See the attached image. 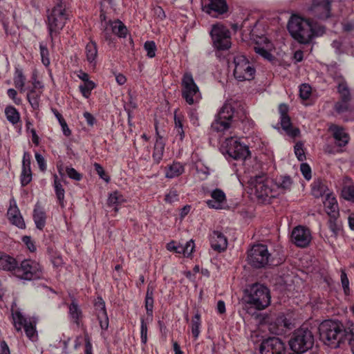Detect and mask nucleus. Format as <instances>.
<instances>
[{"label": "nucleus", "mask_w": 354, "mask_h": 354, "mask_svg": "<svg viewBox=\"0 0 354 354\" xmlns=\"http://www.w3.org/2000/svg\"><path fill=\"white\" fill-rule=\"evenodd\" d=\"M47 26L51 40L53 35H57L63 29L68 19V12L66 10V3L64 0H55L52 9L46 11Z\"/></svg>", "instance_id": "obj_1"}, {"label": "nucleus", "mask_w": 354, "mask_h": 354, "mask_svg": "<svg viewBox=\"0 0 354 354\" xmlns=\"http://www.w3.org/2000/svg\"><path fill=\"white\" fill-rule=\"evenodd\" d=\"M346 327L337 320H325L321 323L319 327L320 339L326 345L333 348L339 346V342Z\"/></svg>", "instance_id": "obj_2"}, {"label": "nucleus", "mask_w": 354, "mask_h": 354, "mask_svg": "<svg viewBox=\"0 0 354 354\" xmlns=\"http://www.w3.org/2000/svg\"><path fill=\"white\" fill-rule=\"evenodd\" d=\"M287 28L290 35L301 44H308L313 39V25L308 21L293 15L288 21Z\"/></svg>", "instance_id": "obj_3"}, {"label": "nucleus", "mask_w": 354, "mask_h": 354, "mask_svg": "<svg viewBox=\"0 0 354 354\" xmlns=\"http://www.w3.org/2000/svg\"><path fill=\"white\" fill-rule=\"evenodd\" d=\"M314 336L311 330L304 326L297 329L290 337L288 344L296 354H302L311 349L314 344Z\"/></svg>", "instance_id": "obj_4"}, {"label": "nucleus", "mask_w": 354, "mask_h": 354, "mask_svg": "<svg viewBox=\"0 0 354 354\" xmlns=\"http://www.w3.org/2000/svg\"><path fill=\"white\" fill-rule=\"evenodd\" d=\"M246 301L257 310H263L270 304V292L263 284L254 283L247 290Z\"/></svg>", "instance_id": "obj_5"}, {"label": "nucleus", "mask_w": 354, "mask_h": 354, "mask_svg": "<svg viewBox=\"0 0 354 354\" xmlns=\"http://www.w3.org/2000/svg\"><path fill=\"white\" fill-rule=\"evenodd\" d=\"M15 277L25 281L40 279L44 277L43 268L35 260L24 259L18 263Z\"/></svg>", "instance_id": "obj_6"}, {"label": "nucleus", "mask_w": 354, "mask_h": 354, "mask_svg": "<svg viewBox=\"0 0 354 354\" xmlns=\"http://www.w3.org/2000/svg\"><path fill=\"white\" fill-rule=\"evenodd\" d=\"M234 75L239 81H250L254 79L255 68L244 55L234 58Z\"/></svg>", "instance_id": "obj_7"}, {"label": "nucleus", "mask_w": 354, "mask_h": 354, "mask_svg": "<svg viewBox=\"0 0 354 354\" xmlns=\"http://www.w3.org/2000/svg\"><path fill=\"white\" fill-rule=\"evenodd\" d=\"M213 46L218 50H227L231 46L230 32L223 25H214L210 31Z\"/></svg>", "instance_id": "obj_8"}, {"label": "nucleus", "mask_w": 354, "mask_h": 354, "mask_svg": "<svg viewBox=\"0 0 354 354\" xmlns=\"http://www.w3.org/2000/svg\"><path fill=\"white\" fill-rule=\"evenodd\" d=\"M270 256V254L266 245L257 244L253 245L248 251V261L252 267L261 268L268 264Z\"/></svg>", "instance_id": "obj_9"}, {"label": "nucleus", "mask_w": 354, "mask_h": 354, "mask_svg": "<svg viewBox=\"0 0 354 354\" xmlns=\"http://www.w3.org/2000/svg\"><path fill=\"white\" fill-rule=\"evenodd\" d=\"M251 189L254 190V195L259 199L265 200L272 192L270 181L265 174L255 176L250 180Z\"/></svg>", "instance_id": "obj_10"}, {"label": "nucleus", "mask_w": 354, "mask_h": 354, "mask_svg": "<svg viewBox=\"0 0 354 354\" xmlns=\"http://www.w3.org/2000/svg\"><path fill=\"white\" fill-rule=\"evenodd\" d=\"M226 152L230 157L234 160H245L250 156L249 148L233 138L225 140Z\"/></svg>", "instance_id": "obj_11"}, {"label": "nucleus", "mask_w": 354, "mask_h": 354, "mask_svg": "<svg viewBox=\"0 0 354 354\" xmlns=\"http://www.w3.org/2000/svg\"><path fill=\"white\" fill-rule=\"evenodd\" d=\"M182 96L189 104L195 102L194 97L199 93V88L196 84L191 73L187 72L182 79Z\"/></svg>", "instance_id": "obj_12"}, {"label": "nucleus", "mask_w": 354, "mask_h": 354, "mask_svg": "<svg viewBox=\"0 0 354 354\" xmlns=\"http://www.w3.org/2000/svg\"><path fill=\"white\" fill-rule=\"evenodd\" d=\"M308 11L315 17L327 19L331 16V1L330 0H313Z\"/></svg>", "instance_id": "obj_13"}, {"label": "nucleus", "mask_w": 354, "mask_h": 354, "mask_svg": "<svg viewBox=\"0 0 354 354\" xmlns=\"http://www.w3.org/2000/svg\"><path fill=\"white\" fill-rule=\"evenodd\" d=\"M14 326L17 331H21L24 327L26 335L30 339L32 338L36 333L35 325L30 320H27L19 311L12 313Z\"/></svg>", "instance_id": "obj_14"}, {"label": "nucleus", "mask_w": 354, "mask_h": 354, "mask_svg": "<svg viewBox=\"0 0 354 354\" xmlns=\"http://www.w3.org/2000/svg\"><path fill=\"white\" fill-rule=\"evenodd\" d=\"M291 239L297 247L306 248L309 245L311 240L310 232L303 226H297L292 232Z\"/></svg>", "instance_id": "obj_15"}, {"label": "nucleus", "mask_w": 354, "mask_h": 354, "mask_svg": "<svg viewBox=\"0 0 354 354\" xmlns=\"http://www.w3.org/2000/svg\"><path fill=\"white\" fill-rule=\"evenodd\" d=\"M94 306L101 328L102 330H106L109 327V318L105 307V302L102 297H98L97 298Z\"/></svg>", "instance_id": "obj_16"}, {"label": "nucleus", "mask_w": 354, "mask_h": 354, "mask_svg": "<svg viewBox=\"0 0 354 354\" xmlns=\"http://www.w3.org/2000/svg\"><path fill=\"white\" fill-rule=\"evenodd\" d=\"M209 241L212 248L218 252L225 251L227 247L226 236L218 230H214L210 234Z\"/></svg>", "instance_id": "obj_17"}, {"label": "nucleus", "mask_w": 354, "mask_h": 354, "mask_svg": "<svg viewBox=\"0 0 354 354\" xmlns=\"http://www.w3.org/2000/svg\"><path fill=\"white\" fill-rule=\"evenodd\" d=\"M7 215L10 222L12 225H15L21 229L25 228V222L15 200L10 201V207L8 210Z\"/></svg>", "instance_id": "obj_18"}, {"label": "nucleus", "mask_w": 354, "mask_h": 354, "mask_svg": "<svg viewBox=\"0 0 354 354\" xmlns=\"http://www.w3.org/2000/svg\"><path fill=\"white\" fill-rule=\"evenodd\" d=\"M329 131L332 132L333 137L335 140V144L338 147H344L349 141V136L345 132L343 127L336 124H332L329 127Z\"/></svg>", "instance_id": "obj_19"}, {"label": "nucleus", "mask_w": 354, "mask_h": 354, "mask_svg": "<svg viewBox=\"0 0 354 354\" xmlns=\"http://www.w3.org/2000/svg\"><path fill=\"white\" fill-rule=\"evenodd\" d=\"M18 261L16 259L6 253L0 252V270L10 272L15 276Z\"/></svg>", "instance_id": "obj_20"}, {"label": "nucleus", "mask_w": 354, "mask_h": 354, "mask_svg": "<svg viewBox=\"0 0 354 354\" xmlns=\"http://www.w3.org/2000/svg\"><path fill=\"white\" fill-rule=\"evenodd\" d=\"M212 199L206 201L209 207L221 209L226 201L225 194L221 189H215L211 193Z\"/></svg>", "instance_id": "obj_21"}, {"label": "nucleus", "mask_w": 354, "mask_h": 354, "mask_svg": "<svg viewBox=\"0 0 354 354\" xmlns=\"http://www.w3.org/2000/svg\"><path fill=\"white\" fill-rule=\"evenodd\" d=\"M339 342L338 348H344L346 346H348L351 352L354 354V324H351L346 327Z\"/></svg>", "instance_id": "obj_22"}, {"label": "nucleus", "mask_w": 354, "mask_h": 354, "mask_svg": "<svg viewBox=\"0 0 354 354\" xmlns=\"http://www.w3.org/2000/svg\"><path fill=\"white\" fill-rule=\"evenodd\" d=\"M203 10L208 14L214 11L222 15L227 12L228 6L225 0H209V3L204 7Z\"/></svg>", "instance_id": "obj_23"}, {"label": "nucleus", "mask_w": 354, "mask_h": 354, "mask_svg": "<svg viewBox=\"0 0 354 354\" xmlns=\"http://www.w3.org/2000/svg\"><path fill=\"white\" fill-rule=\"evenodd\" d=\"M335 80L338 83L337 88V93L339 94V100L351 102L352 100L351 93L344 78L342 75H338Z\"/></svg>", "instance_id": "obj_24"}, {"label": "nucleus", "mask_w": 354, "mask_h": 354, "mask_svg": "<svg viewBox=\"0 0 354 354\" xmlns=\"http://www.w3.org/2000/svg\"><path fill=\"white\" fill-rule=\"evenodd\" d=\"M326 212L328 216L339 217V207L336 198L330 194H326L324 202Z\"/></svg>", "instance_id": "obj_25"}, {"label": "nucleus", "mask_w": 354, "mask_h": 354, "mask_svg": "<svg viewBox=\"0 0 354 354\" xmlns=\"http://www.w3.org/2000/svg\"><path fill=\"white\" fill-rule=\"evenodd\" d=\"M33 219L36 227L42 230L46 225V215L42 207L37 204L33 211Z\"/></svg>", "instance_id": "obj_26"}, {"label": "nucleus", "mask_w": 354, "mask_h": 354, "mask_svg": "<svg viewBox=\"0 0 354 354\" xmlns=\"http://www.w3.org/2000/svg\"><path fill=\"white\" fill-rule=\"evenodd\" d=\"M156 131L157 135V139L155 143L154 150L152 156L154 161L157 163H159L162 158L165 145L162 141V137L159 135L157 126H156Z\"/></svg>", "instance_id": "obj_27"}, {"label": "nucleus", "mask_w": 354, "mask_h": 354, "mask_svg": "<svg viewBox=\"0 0 354 354\" xmlns=\"http://www.w3.org/2000/svg\"><path fill=\"white\" fill-rule=\"evenodd\" d=\"M281 125L286 133L292 138H296L300 133V131L298 128H294L292 127L289 116L281 117Z\"/></svg>", "instance_id": "obj_28"}, {"label": "nucleus", "mask_w": 354, "mask_h": 354, "mask_svg": "<svg viewBox=\"0 0 354 354\" xmlns=\"http://www.w3.org/2000/svg\"><path fill=\"white\" fill-rule=\"evenodd\" d=\"M153 291L154 287L151 285V283H149L147 286L145 306L147 311V314L149 316L153 315Z\"/></svg>", "instance_id": "obj_29"}, {"label": "nucleus", "mask_w": 354, "mask_h": 354, "mask_svg": "<svg viewBox=\"0 0 354 354\" xmlns=\"http://www.w3.org/2000/svg\"><path fill=\"white\" fill-rule=\"evenodd\" d=\"M68 308L71 318L77 326H80L82 318V312L80 306L75 300H73Z\"/></svg>", "instance_id": "obj_30"}, {"label": "nucleus", "mask_w": 354, "mask_h": 354, "mask_svg": "<svg viewBox=\"0 0 354 354\" xmlns=\"http://www.w3.org/2000/svg\"><path fill=\"white\" fill-rule=\"evenodd\" d=\"M86 59L90 64H95V59L97 55V44L95 41H91L85 48Z\"/></svg>", "instance_id": "obj_31"}, {"label": "nucleus", "mask_w": 354, "mask_h": 354, "mask_svg": "<svg viewBox=\"0 0 354 354\" xmlns=\"http://www.w3.org/2000/svg\"><path fill=\"white\" fill-rule=\"evenodd\" d=\"M53 178H54V188H55L56 196L57 198L59 205L62 207H64V194H65L64 189L62 185L61 180L58 178L57 174H55L53 176Z\"/></svg>", "instance_id": "obj_32"}, {"label": "nucleus", "mask_w": 354, "mask_h": 354, "mask_svg": "<svg viewBox=\"0 0 354 354\" xmlns=\"http://www.w3.org/2000/svg\"><path fill=\"white\" fill-rule=\"evenodd\" d=\"M125 201L124 196L118 191L113 192L110 194L108 198L107 204L109 207L114 206V210L118 211V205L123 203Z\"/></svg>", "instance_id": "obj_33"}, {"label": "nucleus", "mask_w": 354, "mask_h": 354, "mask_svg": "<svg viewBox=\"0 0 354 354\" xmlns=\"http://www.w3.org/2000/svg\"><path fill=\"white\" fill-rule=\"evenodd\" d=\"M231 122L228 120L221 119L216 116L214 121L212 123L211 129L216 132H223L230 127Z\"/></svg>", "instance_id": "obj_34"}, {"label": "nucleus", "mask_w": 354, "mask_h": 354, "mask_svg": "<svg viewBox=\"0 0 354 354\" xmlns=\"http://www.w3.org/2000/svg\"><path fill=\"white\" fill-rule=\"evenodd\" d=\"M234 112L232 106L230 104L225 103L216 115L220 117L221 119H224L231 122Z\"/></svg>", "instance_id": "obj_35"}, {"label": "nucleus", "mask_w": 354, "mask_h": 354, "mask_svg": "<svg viewBox=\"0 0 354 354\" xmlns=\"http://www.w3.org/2000/svg\"><path fill=\"white\" fill-rule=\"evenodd\" d=\"M327 225L331 232V236L337 238L342 230V223L338 221V217L329 216Z\"/></svg>", "instance_id": "obj_36"}, {"label": "nucleus", "mask_w": 354, "mask_h": 354, "mask_svg": "<svg viewBox=\"0 0 354 354\" xmlns=\"http://www.w3.org/2000/svg\"><path fill=\"white\" fill-rule=\"evenodd\" d=\"M184 171V167L179 162H174L169 166L166 171V177L173 178L182 174Z\"/></svg>", "instance_id": "obj_37"}, {"label": "nucleus", "mask_w": 354, "mask_h": 354, "mask_svg": "<svg viewBox=\"0 0 354 354\" xmlns=\"http://www.w3.org/2000/svg\"><path fill=\"white\" fill-rule=\"evenodd\" d=\"M7 120L12 124H17L20 119L18 111L12 106H8L5 109Z\"/></svg>", "instance_id": "obj_38"}, {"label": "nucleus", "mask_w": 354, "mask_h": 354, "mask_svg": "<svg viewBox=\"0 0 354 354\" xmlns=\"http://www.w3.org/2000/svg\"><path fill=\"white\" fill-rule=\"evenodd\" d=\"M327 190V187L321 180L315 181L312 185V194L315 198L322 197Z\"/></svg>", "instance_id": "obj_39"}, {"label": "nucleus", "mask_w": 354, "mask_h": 354, "mask_svg": "<svg viewBox=\"0 0 354 354\" xmlns=\"http://www.w3.org/2000/svg\"><path fill=\"white\" fill-rule=\"evenodd\" d=\"M113 32L120 37H125L127 33V28L120 21H116L111 24Z\"/></svg>", "instance_id": "obj_40"}, {"label": "nucleus", "mask_w": 354, "mask_h": 354, "mask_svg": "<svg viewBox=\"0 0 354 354\" xmlns=\"http://www.w3.org/2000/svg\"><path fill=\"white\" fill-rule=\"evenodd\" d=\"M26 77L21 70L17 68L14 77V84L16 88H19L21 92L24 91Z\"/></svg>", "instance_id": "obj_41"}, {"label": "nucleus", "mask_w": 354, "mask_h": 354, "mask_svg": "<svg viewBox=\"0 0 354 354\" xmlns=\"http://www.w3.org/2000/svg\"><path fill=\"white\" fill-rule=\"evenodd\" d=\"M276 185L283 191L290 190L292 185V180L289 176H283L276 179Z\"/></svg>", "instance_id": "obj_42"}, {"label": "nucleus", "mask_w": 354, "mask_h": 354, "mask_svg": "<svg viewBox=\"0 0 354 354\" xmlns=\"http://www.w3.org/2000/svg\"><path fill=\"white\" fill-rule=\"evenodd\" d=\"M201 315L199 313H196L192 319L191 327L192 334L195 339L198 337L200 334V326H201Z\"/></svg>", "instance_id": "obj_43"}, {"label": "nucleus", "mask_w": 354, "mask_h": 354, "mask_svg": "<svg viewBox=\"0 0 354 354\" xmlns=\"http://www.w3.org/2000/svg\"><path fill=\"white\" fill-rule=\"evenodd\" d=\"M36 86L27 94V99L33 109H37L39 106V95L35 91Z\"/></svg>", "instance_id": "obj_44"}, {"label": "nucleus", "mask_w": 354, "mask_h": 354, "mask_svg": "<svg viewBox=\"0 0 354 354\" xmlns=\"http://www.w3.org/2000/svg\"><path fill=\"white\" fill-rule=\"evenodd\" d=\"M32 180V172L30 167H22L21 183L22 186L27 185Z\"/></svg>", "instance_id": "obj_45"}, {"label": "nucleus", "mask_w": 354, "mask_h": 354, "mask_svg": "<svg viewBox=\"0 0 354 354\" xmlns=\"http://www.w3.org/2000/svg\"><path fill=\"white\" fill-rule=\"evenodd\" d=\"M95 83L90 80L80 85V90L82 95L86 98H88L91 95V91L95 88Z\"/></svg>", "instance_id": "obj_46"}, {"label": "nucleus", "mask_w": 354, "mask_h": 354, "mask_svg": "<svg viewBox=\"0 0 354 354\" xmlns=\"http://www.w3.org/2000/svg\"><path fill=\"white\" fill-rule=\"evenodd\" d=\"M350 102H344L343 100L337 101L334 105L335 111L340 114L350 111Z\"/></svg>", "instance_id": "obj_47"}, {"label": "nucleus", "mask_w": 354, "mask_h": 354, "mask_svg": "<svg viewBox=\"0 0 354 354\" xmlns=\"http://www.w3.org/2000/svg\"><path fill=\"white\" fill-rule=\"evenodd\" d=\"M144 48L149 58H153L156 56V45L153 41H147L144 44Z\"/></svg>", "instance_id": "obj_48"}, {"label": "nucleus", "mask_w": 354, "mask_h": 354, "mask_svg": "<svg viewBox=\"0 0 354 354\" xmlns=\"http://www.w3.org/2000/svg\"><path fill=\"white\" fill-rule=\"evenodd\" d=\"M342 196L344 199L354 203V187H344L342 190Z\"/></svg>", "instance_id": "obj_49"}, {"label": "nucleus", "mask_w": 354, "mask_h": 354, "mask_svg": "<svg viewBox=\"0 0 354 354\" xmlns=\"http://www.w3.org/2000/svg\"><path fill=\"white\" fill-rule=\"evenodd\" d=\"M40 55L41 57V62L44 66H47L50 64L49 52L47 47L42 44L39 45Z\"/></svg>", "instance_id": "obj_50"}, {"label": "nucleus", "mask_w": 354, "mask_h": 354, "mask_svg": "<svg viewBox=\"0 0 354 354\" xmlns=\"http://www.w3.org/2000/svg\"><path fill=\"white\" fill-rule=\"evenodd\" d=\"M340 277L344 292L346 295H348L350 294L349 280L346 272L344 270H341Z\"/></svg>", "instance_id": "obj_51"}, {"label": "nucleus", "mask_w": 354, "mask_h": 354, "mask_svg": "<svg viewBox=\"0 0 354 354\" xmlns=\"http://www.w3.org/2000/svg\"><path fill=\"white\" fill-rule=\"evenodd\" d=\"M311 87L308 84H302L299 88V96L303 100H307L311 95Z\"/></svg>", "instance_id": "obj_52"}, {"label": "nucleus", "mask_w": 354, "mask_h": 354, "mask_svg": "<svg viewBox=\"0 0 354 354\" xmlns=\"http://www.w3.org/2000/svg\"><path fill=\"white\" fill-rule=\"evenodd\" d=\"M303 146V143L298 142L296 143L294 147L295 156L299 161H303L306 158Z\"/></svg>", "instance_id": "obj_53"}, {"label": "nucleus", "mask_w": 354, "mask_h": 354, "mask_svg": "<svg viewBox=\"0 0 354 354\" xmlns=\"http://www.w3.org/2000/svg\"><path fill=\"white\" fill-rule=\"evenodd\" d=\"M256 53L259 54L267 60L271 61L273 59V55L264 48L261 46H254V48Z\"/></svg>", "instance_id": "obj_54"}, {"label": "nucleus", "mask_w": 354, "mask_h": 354, "mask_svg": "<svg viewBox=\"0 0 354 354\" xmlns=\"http://www.w3.org/2000/svg\"><path fill=\"white\" fill-rule=\"evenodd\" d=\"M93 166L95 170L100 177V178L103 179L106 183L109 182L110 177L105 173V171L104 170L103 167L99 163L97 162H95Z\"/></svg>", "instance_id": "obj_55"}, {"label": "nucleus", "mask_w": 354, "mask_h": 354, "mask_svg": "<svg viewBox=\"0 0 354 354\" xmlns=\"http://www.w3.org/2000/svg\"><path fill=\"white\" fill-rule=\"evenodd\" d=\"M66 172L68 176L73 180L80 181L82 178V175L73 167H66Z\"/></svg>", "instance_id": "obj_56"}, {"label": "nucleus", "mask_w": 354, "mask_h": 354, "mask_svg": "<svg viewBox=\"0 0 354 354\" xmlns=\"http://www.w3.org/2000/svg\"><path fill=\"white\" fill-rule=\"evenodd\" d=\"M165 201L169 203H173L179 201L178 194L176 189H171L165 196Z\"/></svg>", "instance_id": "obj_57"}, {"label": "nucleus", "mask_w": 354, "mask_h": 354, "mask_svg": "<svg viewBox=\"0 0 354 354\" xmlns=\"http://www.w3.org/2000/svg\"><path fill=\"white\" fill-rule=\"evenodd\" d=\"M21 240L31 252H33L36 250L35 242L32 241L30 236H24Z\"/></svg>", "instance_id": "obj_58"}, {"label": "nucleus", "mask_w": 354, "mask_h": 354, "mask_svg": "<svg viewBox=\"0 0 354 354\" xmlns=\"http://www.w3.org/2000/svg\"><path fill=\"white\" fill-rule=\"evenodd\" d=\"M300 170L305 179L309 180L311 178V169L307 163H301Z\"/></svg>", "instance_id": "obj_59"}, {"label": "nucleus", "mask_w": 354, "mask_h": 354, "mask_svg": "<svg viewBox=\"0 0 354 354\" xmlns=\"http://www.w3.org/2000/svg\"><path fill=\"white\" fill-rule=\"evenodd\" d=\"M140 333L142 343L146 344L147 342V326L143 319H141Z\"/></svg>", "instance_id": "obj_60"}, {"label": "nucleus", "mask_w": 354, "mask_h": 354, "mask_svg": "<svg viewBox=\"0 0 354 354\" xmlns=\"http://www.w3.org/2000/svg\"><path fill=\"white\" fill-rule=\"evenodd\" d=\"M35 159L41 171L46 169V164L44 158L39 153H35Z\"/></svg>", "instance_id": "obj_61"}, {"label": "nucleus", "mask_w": 354, "mask_h": 354, "mask_svg": "<svg viewBox=\"0 0 354 354\" xmlns=\"http://www.w3.org/2000/svg\"><path fill=\"white\" fill-rule=\"evenodd\" d=\"M331 46L337 55H341L344 53L342 49V43L341 41L334 40L331 44Z\"/></svg>", "instance_id": "obj_62"}, {"label": "nucleus", "mask_w": 354, "mask_h": 354, "mask_svg": "<svg viewBox=\"0 0 354 354\" xmlns=\"http://www.w3.org/2000/svg\"><path fill=\"white\" fill-rule=\"evenodd\" d=\"M195 248L194 242L192 239L187 241L185 245V257H189L193 252Z\"/></svg>", "instance_id": "obj_63"}, {"label": "nucleus", "mask_w": 354, "mask_h": 354, "mask_svg": "<svg viewBox=\"0 0 354 354\" xmlns=\"http://www.w3.org/2000/svg\"><path fill=\"white\" fill-rule=\"evenodd\" d=\"M326 28L324 26H313V37L315 36H321L325 33Z\"/></svg>", "instance_id": "obj_64"}]
</instances>
